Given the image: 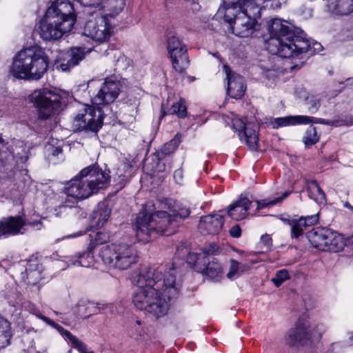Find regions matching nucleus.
Wrapping results in <instances>:
<instances>
[{
	"mask_svg": "<svg viewBox=\"0 0 353 353\" xmlns=\"http://www.w3.org/2000/svg\"><path fill=\"white\" fill-rule=\"evenodd\" d=\"M167 49L174 70L179 72L183 71L188 64L185 45L176 36H172L168 39Z\"/></svg>",
	"mask_w": 353,
	"mask_h": 353,
	"instance_id": "nucleus-16",
	"label": "nucleus"
},
{
	"mask_svg": "<svg viewBox=\"0 0 353 353\" xmlns=\"http://www.w3.org/2000/svg\"><path fill=\"white\" fill-rule=\"evenodd\" d=\"M218 247L210 244L200 252L190 253L189 263L193 261L195 268L210 279L218 278L222 274V267L213 255L217 252Z\"/></svg>",
	"mask_w": 353,
	"mask_h": 353,
	"instance_id": "nucleus-11",
	"label": "nucleus"
},
{
	"mask_svg": "<svg viewBox=\"0 0 353 353\" xmlns=\"http://www.w3.org/2000/svg\"><path fill=\"white\" fill-rule=\"evenodd\" d=\"M309 94H310L307 93L306 90L303 87H299L295 90V95L304 101L309 96Z\"/></svg>",
	"mask_w": 353,
	"mask_h": 353,
	"instance_id": "nucleus-49",
	"label": "nucleus"
},
{
	"mask_svg": "<svg viewBox=\"0 0 353 353\" xmlns=\"http://www.w3.org/2000/svg\"><path fill=\"white\" fill-rule=\"evenodd\" d=\"M183 170L181 169H177L174 171V179L176 181V183L180 184L182 181V179H183Z\"/></svg>",
	"mask_w": 353,
	"mask_h": 353,
	"instance_id": "nucleus-52",
	"label": "nucleus"
},
{
	"mask_svg": "<svg viewBox=\"0 0 353 353\" xmlns=\"http://www.w3.org/2000/svg\"><path fill=\"white\" fill-rule=\"evenodd\" d=\"M43 266L37 261L30 262L26 268L27 283L35 285L42 279Z\"/></svg>",
	"mask_w": 353,
	"mask_h": 353,
	"instance_id": "nucleus-29",
	"label": "nucleus"
},
{
	"mask_svg": "<svg viewBox=\"0 0 353 353\" xmlns=\"http://www.w3.org/2000/svg\"><path fill=\"white\" fill-rule=\"evenodd\" d=\"M325 331L322 323L312 322L307 316H301L294 327L288 331L285 341L290 346L307 339H319Z\"/></svg>",
	"mask_w": 353,
	"mask_h": 353,
	"instance_id": "nucleus-9",
	"label": "nucleus"
},
{
	"mask_svg": "<svg viewBox=\"0 0 353 353\" xmlns=\"http://www.w3.org/2000/svg\"><path fill=\"white\" fill-rule=\"evenodd\" d=\"M63 258V259H61V261L65 263L66 267H81L78 254L71 256H65Z\"/></svg>",
	"mask_w": 353,
	"mask_h": 353,
	"instance_id": "nucleus-46",
	"label": "nucleus"
},
{
	"mask_svg": "<svg viewBox=\"0 0 353 353\" xmlns=\"http://www.w3.org/2000/svg\"><path fill=\"white\" fill-rule=\"evenodd\" d=\"M181 141V135L179 134H176L174 139L164 144L158 152L159 158L162 159L164 157L173 153L179 145Z\"/></svg>",
	"mask_w": 353,
	"mask_h": 353,
	"instance_id": "nucleus-32",
	"label": "nucleus"
},
{
	"mask_svg": "<svg viewBox=\"0 0 353 353\" xmlns=\"http://www.w3.org/2000/svg\"><path fill=\"white\" fill-rule=\"evenodd\" d=\"M233 128L238 132L241 141L245 142L251 150H258V125L244 119L234 117L232 119Z\"/></svg>",
	"mask_w": 353,
	"mask_h": 353,
	"instance_id": "nucleus-15",
	"label": "nucleus"
},
{
	"mask_svg": "<svg viewBox=\"0 0 353 353\" xmlns=\"http://www.w3.org/2000/svg\"><path fill=\"white\" fill-rule=\"evenodd\" d=\"M59 332L61 334L65 336L68 339H69L70 341L75 345V347L81 353H94L92 351H89L85 343L79 340L76 336H73L68 330H65L63 329V330H61V332Z\"/></svg>",
	"mask_w": 353,
	"mask_h": 353,
	"instance_id": "nucleus-36",
	"label": "nucleus"
},
{
	"mask_svg": "<svg viewBox=\"0 0 353 353\" xmlns=\"http://www.w3.org/2000/svg\"><path fill=\"white\" fill-rule=\"evenodd\" d=\"M114 26L105 15L86 21L83 34L97 43L108 41L114 32Z\"/></svg>",
	"mask_w": 353,
	"mask_h": 353,
	"instance_id": "nucleus-13",
	"label": "nucleus"
},
{
	"mask_svg": "<svg viewBox=\"0 0 353 353\" xmlns=\"http://www.w3.org/2000/svg\"><path fill=\"white\" fill-rule=\"evenodd\" d=\"M256 3L260 4V7L261 8V4H264V8H270L272 9L279 8L282 3H285L286 0H256L254 1Z\"/></svg>",
	"mask_w": 353,
	"mask_h": 353,
	"instance_id": "nucleus-45",
	"label": "nucleus"
},
{
	"mask_svg": "<svg viewBox=\"0 0 353 353\" xmlns=\"http://www.w3.org/2000/svg\"><path fill=\"white\" fill-rule=\"evenodd\" d=\"M260 243L265 248L266 250H270L272 245V238L269 234H263L261 237Z\"/></svg>",
	"mask_w": 353,
	"mask_h": 353,
	"instance_id": "nucleus-48",
	"label": "nucleus"
},
{
	"mask_svg": "<svg viewBox=\"0 0 353 353\" xmlns=\"http://www.w3.org/2000/svg\"><path fill=\"white\" fill-rule=\"evenodd\" d=\"M327 11L334 15H347L353 12V0H327Z\"/></svg>",
	"mask_w": 353,
	"mask_h": 353,
	"instance_id": "nucleus-25",
	"label": "nucleus"
},
{
	"mask_svg": "<svg viewBox=\"0 0 353 353\" xmlns=\"http://www.w3.org/2000/svg\"><path fill=\"white\" fill-rule=\"evenodd\" d=\"M48 67V61L45 52L34 46L25 48L15 55L10 73L17 79L38 80L46 73Z\"/></svg>",
	"mask_w": 353,
	"mask_h": 353,
	"instance_id": "nucleus-6",
	"label": "nucleus"
},
{
	"mask_svg": "<svg viewBox=\"0 0 353 353\" xmlns=\"http://www.w3.org/2000/svg\"><path fill=\"white\" fill-rule=\"evenodd\" d=\"M77 20L73 4L68 0H55L48 8L39 26L40 37L57 40L70 32Z\"/></svg>",
	"mask_w": 353,
	"mask_h": 353,
	"instance_id": "nucleus-3",
	"label": "nucleus"
},
{
	"mask_svg": "<svg viewBox=\"0 0 353 353\" xmlns=\"http://www.w3.org/2000/svg\"><path fill=\"white\" fill-rule=\"evenodd\" d=\"M81 235H82L81 232H77V233L72 234L71 235H68L67 236V238H75V237H77V236H80Z\"/></svg>",
	"mask_w": 353,
	"mask_h": 353,
	"instance_id": "nucleus-57",
	"label": "nucleus"
},
{
	"mask_svg": "<svg viewBox=\"0 0 353 353\" xmlns=\"http://www.w3.org/2000/svg\"><path fill=\"white\" fill-rule=\"evenodd\" d=\"M111 213L110 209L105 202L100 203L93 211L90 220L92 227L99 228L108 220Z\"/></svg>",
	"mask_w": 353,
	"mask_h": 353,
	"instance_id": "nucleus-26",
	"label": "nucleus"
},
{
	"mask_svg": "<svg viewBox=\"0 0 353 353\" xmlns=\"http://www.w3.org/2000/svg\"><path fill=\"white\" fill-rule=\"evenodd\" d=\"M230 234L234 238L240 237L241 234V230L239 225H236L232 227L231 229L230 230Z\"/></svg>",
	"mask_w": 353,
	"mask_h": 353,
	"instance_id": "nucleus-50",
	"label": "nucleus"
},
{
	"mask_svg": "<svg viewBox=\"0 0 353 353\" xmlns=\"http://www.w3.org/2000/svg\"><path fill=\"white\" fill-rule=\"evenodd\" d=\"M92 47L77 46L71 48L66 54L67 61L56 62L54 66L57 70L63 72H69L72 68L77 65L80 61L85 59V56L91 52Z\"/></svg>",
	"mask_w": 353,
	"mask_h": 353,
	"instance_id": "nucleus-17",
	"label": "nucleus"
},
{
	"mask_svg": "<svg viewBox=\"0 0 353 353\" xmlns=\"http://www.w3.org/2000/svg\"><path fill=\"white\" fill-rule=\"evenodd\" d=\"M345 81L347 82V83L349 85L352 83V79L351 78H347Z\"/></svg>",
	"mask_w": 353,
	"mask_h": 353,
	"instance_id": "nucleus-61",
	"label": "nucleus"
},
{
	"mask_svg": "<svg viewBox=\"0 0 353 353\" xmlns=\"http://www.w3.org/2000/svg\"><path fill=\"white\" fill-rule=\"evenodd\" d=\"M142 93L143 91L139 88L130 90L123 99L124 103L131 107L133 110H137Z\"/></svg>",
	"mask_w": 353,
	"mask_h": 353,
	"instance_id": "nucleus-34",
	"label": "nucleus"
},
{
	"mask_svg": "<svg viewBox=\"0 0 353 353\" xmlns=\"http://www.w3.org/2000/svg\"><path fill=\"white\" fill-rule=\"evenodd\" d=\"M291 194L290 191L284 192L281 196H276L273 199H265L261 201H256V210H259L261 209L265 208H270L274 205H276L281 203L284 199L288 197Z\"/></svg>",
	"mask_w": 353,
	"mask_h": 353,
	"instance_id": "nucleus-35",
	"label": "nucleus"
},
{
	"mask_svg": "<svg viewBox=\"0 0 353 353\" xmlns=\"http://www.w3.org/2000/svg\"><path fill=\"white\" fill-rule=\"evenodd\" d=\"M345 207L350 209L353 212V206L351 205L349 203L346 202L344 205Z\"/></svg>",
	"mask_w": 353,
	"mask_h": 353,
	"instance_id": "nucleus-58",
	"label": "nucleus"
},
{
	"mask_svg": "<svg viewBox=\"0 0 353 353\" xmlns=\"http://www.w3.org/2000/svg\"><path fill=\"white\" fill-rule=\"evenodd\" d=\"M90 241L88 245L90 250H94L99 245L107 243L109 240V235L105 232H94L92 231L90 234Z\"/></svg>",
	"mask_w": 353,
	"mask_h": 353,
	"instance_id": "nucleus-33",
	"label": "nucleus"
},
{
	"mask_svg": "<svg viewBox=\"0 0 353 353\" xmlns=\"http://www.w3.org/2000/svg\"><path fill=\"white\" fill-rule=\"evenodd\" d=\"M350 341H353V334L350 337Z\"/></svg>",
	"mask_w": 353,
	"mask_h": 353,
	"instance_id": "nucleus-64",
	"label": "nucleus"
},
{
	"mask_svg": "<svg viewBox=\"0 0 353 353\" xmlns=\"http://www.w3.org/2000/svg\"><path fill=\"white\" fill-rule=\"evenodd\" d=\"M176 215L165 211H155L153 203H148L138 214L135 222L139 241L149 242L159 234L170 235L175 232Z\"/></svg>",
	"mask_w": 353,
	"mask_h": 353,
	"instance_id": "nucleus-4",
	"label": "nucleus"
},
{
	"mask_svg": "<svg viewBox=\"0 0 353 353\" xmlns=\"http://www.w3.org/2000/svg\"><path fill=\"white\" fill-rule=\"evenodd\" d=\"M110 180L109 172L97 165H91L81 170L72 178L64 188L65 199L76 203L97 194L105 188Z\"/></svg>",
	"mask_w": 353,
	"mask_h": 353,
	"instance_id": "nucleus-5",
	"label": "nucleus"
},
{
	"mask_svg": "<svg viewBox=\"0 0 353 353\" xmlns=\"http://www.w3.org/2000/svg\"><path fill=\"white\" fill-rule=\"evenodd\" d=\"M170 114H176L180 118H184L186 116L187 110L185 105V100L181 99L179 102L174 103L170 109Z\"/></svg>",
	"mask_w": 353,
	"mask_h": 353,
	"instance_id": "nucleus-40",
	"label": "nucleus"
},
{
	"mask_svg": "<svg viewBox=\"0 0 353 353\" xmlns=\"http://www.w3.org/2000/svg\"><path fill=\"white\" fill-rule=\"evenodd\" d=\"M307 189L308 196L311 199L314 200L318 204H325V194L316 181H309L307 184Z\"/></svg>",
	"mask_w": 353,
	"mask_h": 353,
	"instance_id": "nucleus-30",
	"label": "nucleus"
},
{
	"mask_svg": "<svg viewBox=\"0 0 353 353\" xmlns=\"http://www.w3.org/2000/svg\"><path fill=\"white\" fill-rule=\"evenodd\" d=\"M252 202L246 197H241L232 204L228 210V214L232 219L239 221L246 217Z\"/></svg>",
	"mask_w": 353,
	"mask_h": 353,
	"instance_id": "nucleus-23",
	"label": "nucleus"
},
{
	"mask_svg": "<svg viewBox=\"0 0 353 353\" xmlns=\"http://www.w3.org/2000/svg\"><path fill=\"white\" fill-rule=\"evenodd\" d=\"M314 46H316V48H315L316 50H320L321 48V45L320 43H316Z\"/></svg>",
	"mask_w": 353,
	"mask_h": 353,
	"instance_id": "nucleus-60",
	"label": "nucleus"
},
{
	"mask_svg": "<svg viewBox=\"0 0 353 353\" xmlns=\"http://www.w3.org/2000/svg\"><path fill=\"white\" fill-rule=\"evenodd\" d=\"M353 125V116L352 115H345L339 125Z\"/></svg>",
	"mask_w": 353,
	"mask_h": 353,
	"instance_id": "nucleus-51",
	"label": "nucleus"
},
{
	"mask_svg": "<svg viewBox=\"0 0 353 353\" xmlns=\"http://www.w3.org/2000/svg\"><path fill=\"white\" fill-rule=\"evenodd\" d=\"M26 222L20 216H10L0 221V238L25 232Z\"/></svg>",
	"mask_w": 353,
	"mask_h": 353,
	"instance_id": "nucleus-19",
	"label": "nucleus"
},
{
	"mask_svg": "<svg viewBox=\"0 0 353 353\" xmlns=\"http://www.w3.org/2000/svg\"><path fill=\"white\" fill-rule=\"evenodd\" d=\"M239 269H240L241 274H242L243 273L248 271L250 269V266L248 265V264L240 263Z\"/></svg>",
	"mask_w": 353,
	"mask_h": 353,
	"instance_id": "nucleus-53",
	"label": "nucleus"
},
{
	"mask_svg": "<svg viewBox=\"0 0 353 353\" xmlns=\"http://www.w3.org/2000/svg\"><path fill=\"white\" fill-rule=\"evenodd\" d=\"M230 267L227 277L230 280H234L241 275L239 269L240 263L234 259H230Z\"/></svg>",
	"mask_w": 353,
	"mask_h": 353,
	"instance_id": "nucleus-42",
	"label": "nucleus"
},
{
	"mask_svg": "<svg viewBox=\"0 0 353 353\" xmlns=\"http://www.w3.org/2000/svg\"><path fill=\"white\" fill-rule=\"evenodd\" d=\"M266 75H267V77H268L271 78V77H274L276 76V74H269L268 73Z\"/></svg>",
	"mask_w": 353,
	"mask_h": 353,
	"instance_id": "nucleus-62",
	"label": "nucleus"
},
{
	"mask_svg": "<svg viewBox=\"0 0 353 353\" xmlns=\"http://www.w3.org/2000/svg\"><path fill=\"white\" fill-rule=\"evenodd\" d=\"M270 39L266 48L270 53L294 61L291 70L301 67L310 44L303 32L296 33L286 21L280 19H272L268 25Z\"/></svg>",
	"mask_w": 353,
	"mask_h": 353,
	"instance_id": "nucleus-2",
	"label": "nucleus"
},
{
	"mask_svg": "<svg viewBox=\"0 0 353 353\" xmlns=\"http://www.w3.org/2000/svg\"><path fill=\"white\" fill-rule=\"evenodd\" d=\"M241 12L236 15L231 25L232 32L239 37L252 36L259 30L260 24L256 19L261 16L260 4L253 1L244 3V7H239Z\"/></svg>",
	"mask_w": 353,
	"mask_h": 353,
	"instance_id": "nucleus-8",
	"label": "nucleus"
},
{
	"mask_svg": "<svg viewBox=\"0 0 353 353\" xmlns=\"http://www.w3.org/2000/svg\"><path fill=\"white\" fill-rule=\"evenodd\" d=\"M328 228H320L312 230L307 234V238L311 245L319 250L325 251L327 248V241Z\"/></svg>",
	"mask_w": 353,
	"mask_h": 353,
	"instance_id": "nucleus-27",
	"label": "nucleus"
},
{
	"mask_svg": "<svg viewBox=\"0 0 353 353\" xmlns=\"http://www.w3.org/2000/svg\"><path fill=\"white\" fill-rule=\"evenodd\" d=\"M122 85L115 75L108 77L96 96L92 99V103L99 107L107 108L118 97Z\"/></svg>",
	"mask_w": 353,
	"mask_h": 353,
	"instance_id": "nucleus-14",
	"label": "nucleus"
},
{
	"mask_svg": "<svg viewBox=\"0 0 353 353\" xmlns=\"http://www.w3.org/2000/svg\"><path fill=\"white\" fill-rule=\"evenodd\" d=\"M28 100L37 108L39 117L43 119L56 114L61 106L60 95L48 88L34 90L29 95Z\"/></svg>",
	"mask_w": 353,
	"mask_h": 353,
	"instance_id": "nucleus-10",
	"label": "nucleus"
},
{
	"mask_svg": "<svg viewBox=\"0 0 353 353\" xmlns=\"http://www.w3.org/2000/svg\"><path fill=\"white\" fill-rule=\"evenodd\" d=\"M137 285L132 295L134 305L157 318L165 316L170 308V299L178 293L173 264L169 271L163 267L143 268L133 277Z\"/></svg>",
	"mask_w": 353,
	"mask_h": 353,
	"instance_id": "nucleus-1",
	"label": "nucleus"
},
{
	"mask_svg": "<svg viewBox=\"0 0 353 353\" xmlns=\"http://www.w3.org/2000/svg\"><path fill=\"white\" fill-rule=\"evenodd\" d=\"M290 279V275L286 270L278 271L274 278L272 279V283L276 286H280L284 281Z\"/></svg>",
	"mask_w": 353,
	"mask_h": 353,
	"instance_id": "nucleus-44",
	"label": "nucleus"
},
{
	"mask_svg": "<svg viewBox=\"0 0 353 353\" xmlns=\"http://www.w3.org/2000/svg\"><path fill=\"white\" fill-rule=\"evenodd\" d=\"M30 312L37 316L38 319L43 321L46 324L50 325L51 327L56 329L58 332H61V330H63V328L59 325V324L56 323L49 318L43 316L40 311L39 308L35 307L34 305H32L30 308Z\"/></svg>",
	"mask_w": 353,
	"mask_h": 353,
	"instance_id": "nucleus-38",
	"label": "nucleus"
},
{
	"mask_svg": "<svg viewBox=\"0 0 353 353\" xmlns=\"http://www.w3.org/2000/svg\"><path fill=\"white\" fill-rule=\"evenodd\" d=\"M88 307L83 304H78L74 312L77 314L79 318L85 319L90 315L87 312Z\"/></svg>",
	"mask_w": 353,
	"mask_h": 353,
	"instance_id": "nucleus-47",
	"label": "nucleus"
},
{
	"mask_svg": "<svg viewBox=\"0 0 353 353\" xmlns=\"http://www.w3.org/2000/svg\"><path fill=\"white\" fill-rule=\"evenodd\" d=\"M78 254L81 267L90 268L94 265V250H90L89 247L85 251L79 252Z\"/></svg>",
	"mask_w": 353,
	"mask_h": 353,
	"instance_id": "nucleus-37",
	"label": "nucleus"
},
{
	"mask_svg": "<svg viewBox=\"0 0 353 353\" xmlns=\"http://www.w3.org/2000/svg\"><path fill=\"white\" fill-rule=\"evenodd\" d=\"M283 68H279V67H278V68H271V69L268 68V69L267 70V72H271L272 71L273 72H274V73H276V74H277V73H279V72H283Z\"/></svg>",
	"mask_w": 353,
	"mask_h": 353,
	"instance_id": "nucleus-56",
	"label": "nucleus"
},
{
	"mask_svg": "<svg viewBox=\"0 0 353 353\" xmlns=\"http://www.w3.org/2000/svg\"><path fill=\"white\" fill-rule=\"evenodd\" d=\"M223 1L224 4L219 8L216 17L218 19H223L225 21L230 23V26L232 24L236 15L241 11L239 7H244V3H247V1H253V0Z\"/></svg>",
	"mask_w": 353,
	"mask_h": 353,
	"instance_id": "nucleus-18",
	"label": "nucleus"
},
{
	"mask_svg": "<svg viewBox=\"0 0 353 353\" xmlns=\"http://www.w3.org/2000/svg\"><path fill=\"white\" fill-rule=\"evenodd\" d=\"M105 309L109 310L111 312H119L113 304H107L105 305Z\"/></svg>",
	"mask_w": 353,
	"mask_h": 353,
	"instance_id": "nucleus-54",
	"label": "nucleus"
},
{
	"mask_svg": "<svg viewBox=\"0 0 353 353\" xmlns=\"http://www.w3.org/2000/svg\"><path fill=\"white\" fill-rule=\"evenodd\" d=\"M305 101L308 105L310 112L312 113L316 112L320 106V101L319 97L313 94H310L309 96L305 99Z\"/></svg>",
	"mask_w": 353,
	"mask_h": 353,
	"instance_id": "nucleus-43",
	"label": "nucleus"
},
{
	"mask_svg": "<svg viewBox=\"0 0 353 353\" xmlns=\"http://www.w3.org/2000/svg\"><path fill=\"white\" fill-rule=\"evenodd\" d=\"M11 335L10 323L0 316V348L9 345Z\"/></svg>",
	"mask_w": 353,
	"mask_h": 353,
	"instance_id": "nucleus-31",
	"label": "nucleus"
},
{
	"mask_svg": "<svg viewBox=\"0 0 353 353\" xmlns=\"http://www.w3.org/2000/svg\"><path fill=\"white\" fill-rule=\"evenodd\" d=\"M99 256L103 263L119 270H126L137 261V255L134 248L124 243H114L103 245Z\"/></svg>",
	"mask_w": 353,
	"mask_h": 353,
	"instance_id": "nucleus-7",
	"label": "nucleus"
},
{
	"mask_svg": "<svg viewBox=\"0 0 353 353\" xmlns=\"http://www.w3.org/2000/svg\"><path fill=\"white\" fill-rule=\"evenodd\" d=\"M224 69L228 79V94L234 99L241 98L245 90L243 78L230 71L227 65H224Z\"/></svg>",
	"mask_w": 353,
	"mask_h": 353,
	"instance_id": "nucleus-20",
	"label": "nucleus"
},
{
	"mask_svg": "<svg viewBox=\"0 0 353 353\" xmlns=\"http://www.w3.org/2000/svg\"><path fill=\"white\" fill-rule=\"evenodd\" d=\"M312 122L327 123L323 119H317L305 115H294L274 119L272 124L274 128L285 127L297 125H306Z\"/></svg>",
	"mask_w": 353,
	"mask_h": 353,
	"instance_id": "nucleus-22",
	"label": "nucleus"
},
{
	"mask_svg": "<svg viewBox=\"0 0 353 353\" xmlns=\"http://www.w3.org/2000/svg\"><path fill=\"white\" fill-rule=\"evenodd\" d=\"M136 323H137L138 325H141V321H140L139 320H137V321H136Z\"/></svg>",
	"mask_w": 353,
	"mask_h": 353,
	"instance_id": "nucleus-63",
	"label": "nucleus"
},
{
	"mask_svg": "<svg viewBox=\"0 0 353 353\" xmlns=\"http://www.w3.org/2000/svg\"><path fill=\"white\" fill-rule=\"evenodd\" d=\"M319 139L316 128L310 126L305 132L303 137V142L306 146H309L316 143L319 141Z\"/></svg>",
	"mask_w": 353,
	"mask_h": 353,
	"instance_id": "nucleus-41",
	"label": "nucleus"
},
{
	"mask_svg": "<svg viewBox=\"0 0 353 353\" xmlns=\"http://www.w3.org/2000/svg\"><path fill=\"white\" fill-rule=\"evenodd\" d=\"M45 149L50 161L53 163H57L62 161V149L60 147H53L51 145H48Z\"/></svg>",
	"mask_w": 353,
	"mask_h": 353,
	"instance_id": "nucleus-39",
	"label": "nucleus"
},
{
	"mask_svg": "<svg viewBox=\"0 0 353 353\" xmlns=\"http://www.w3.org/2000/svg\"><path fill=\"white\" fill-rule=\"evenodd\" d=\"M224 223V218L223 215L209 214L201 217L199 228L203 233L210 234H216L221 230Z\"/></svg>",
	"mask_w": 353,
	"mask_h": 353,
	"instance_id": "nucleus-21",
	"label": "nucleus"
},
{
	"mask_svg": "<svg viewBox=\"0 0 353 353\" xmlns=\"http://www.w3.org/2000/svg\"><path fill=\"white\" fill-rule=\"evenodd\" d=\"M190 214V211L189 210H187V209H185V210H181L179 212V215L181 216V217H186L189 215Z\"/></svg>",
	"mask_w": 353,
	"mask_h": 353,
	"instance_id": "nucleus-55",
	"label": "nucleus"
},
{
	"mask_svg": "<svg viewBox=\"0 0 353 353\" xmlns=\"http://www.w3.org/2000/svg\"><path fill=\"white\" fill-rule=\"evenodd\" d=\"M192 6L194 9H197L199 7V4L195 2H193Z\"/></svg>",
	"mask_w": 353,
	"mask_h": 353,
	"instance_id": "nucleus-59",
	"label": "nucleus"
},
{
	"mask_svg": "<svg viewBox=\"0 0 353 353\" xmlns=\"http://www.w3.org/2000/svg\"><path fill=\"white\" fill-rule=\"evenodd\" d=\"M104 111L102 107L86 105L74 117L72 125L74 131L97 132L102 126Z\"/></svg>",
	"mask_w": 353,
	"mask_h": 353,
	"instance_id": "nucleus-12",
	"label": "nucleus"
},
{
	"mask_svg": "<svg viewBox=\"0 0 353 353\" xmlns=\"http://www.w3.org/2000/svg\"><path fill=\"white\" fill-rule=\"evenodd\" d=\"M318 221L319 213L310 216H301L299 219L292 221L290 225L292 226L291 233L292 237L297 238L302 235L307 227L312 226Z\"/></svg>",
	"mask_w": 353,
	"mask_h": 353,
	"instance_id": "nucleus-24",
	"label": "nucleus"
},
{
	"mask_svg": "<svg viewBox=\"0 0 353 353\" xmlns=\"http://www.w3.org/2000/svg\"><path fill=\"white\" fill-rule=\"evenodd\" d=\"M327 241V248L325 251L338 252L343 250L345 245L343 236L336 231H333L328 228Z\"/></svg>",
	"mask_w": 353,
	"mask_h": 353,
	"instance_id": "nucleus-28",
	"label": "nucleus"
}]
</instances>
